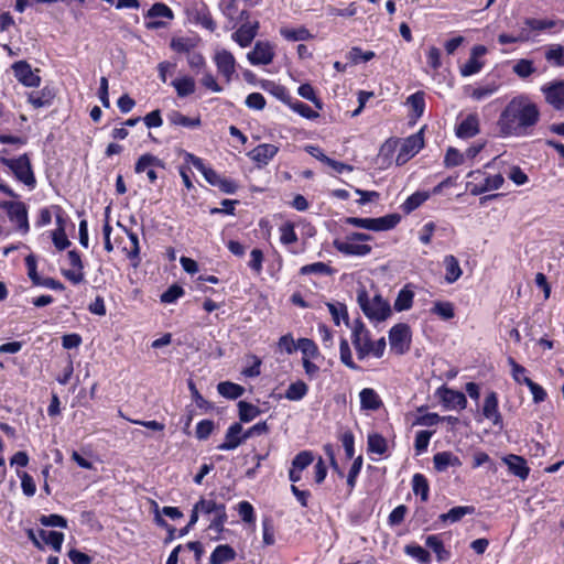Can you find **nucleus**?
Segmentation results:
<instances>
[{"mask_svg":"<svg viewBox=\"0 0 564 564\" xmlns=\"http://www.w3.org/2000/svg\"><path fill=\"white\" fill-rule=\"evenodd\" d=\"M397 143H400V145L395 163L397 165H403L424 147L423 129L403 140H398Z\"/></svg>","mask_w":564,"mask_h":564,"instance_id":"9d476101","label":"nucleus"},{"mask_svg":"<svg viewBox=\"0 0 564 564\" xmlns=\"http://www.w3.org/2000/svg\"><path fill=\"white\" fill-rule=\"evenodd\" d=\"M430 194L427 192H415L409 196L405 202L401 205V210L404 214H410L420 207L425 200H427Z\"/></svg>","mask_w":564,"mask_h":564,"instance_id":"49530a36","label":"nucleus"},{"mask_svg":"<svg viewBox=\"0 0 564 564\" xmlns=\"http://www.w3.org/2000/svg\"><path fill=\"white\" fill-rule=\"evenodd\" d=\"M346 224L369 229V230H388V215L381 216L379 218H359V217H348L346 218Z\"/></svg>","mask_w":564,"mask_h":564,"instance_id":"bb28decb","label":"nucleus"},{"mask_svg":"<svg viewBox=\"0 0 564 564\" xmlns=\"http://www.w3.org/2000/svg\"><path fill=\"white\" fill-rule=\"evenodd\" d=\"M412 343V332L408 324L399 323L390 328V350L404 355L409 351Z\"/></svg>","mask_w":564,"mask_h":564,"instance_id":"9b49d317","label":"nucleus"},{"mask_svg":"<svg viewBox=\"0 0 564 564\" xmlns=\"http://www.w3.org/2000/svg\"><path fill=\"white\" fill-rule=\"evenodd\" d=\"M443 265L445 268V281L448 284L456 282L463 274L462 268L457 258L453 254L444 257Z\"/></svg>","mask_w":564,"mask_h":564,"instance_id":"2f4dec72","label":"nucleus"},{"mask_svg":"<svg viewBox=\"0 0 564 564\" xmlns=\"http://www.w3.org/2000/svg\"><path fill=\"white\" fill-rule=\"evenodd\" d=\"M486 53L487 48L484 45L474 46L469 59L460 67L462 76L467 77L479 73L484 66L479 57L484 56Z\"/></svg>","mask_w":564,"mask_h":564,"instance_id":"b1692460","label":"nucleus"},{"mask_svg":"<svg viewBox=\"0 0 564 564\" xmlns=\"http://www.w3.org/2000/svg\"><path fill=\"white\" fill-rule=\"evenodd\" d=\"M467 178H469V181L466 187L474 196L499 189L505 183L502 174H488L480 170L470 171L467 174Z\"/></svg>","mask_w":564,"mask_h":564,"instance_id":"20e7f679","label":"nucleus"},{"mask_svg":"<svg viewBox=\"0 0 564 564\" xmlns=\"http://www.w3.org/2000/svg\"><path fill=\"white\" fill-rule=\"evenodd\" d=\"M545 100L556 110L564 108V82H555L541 88Z\"/></svg>","mask_w":564,"mask_h":564,"instance_id":"5701e85b","label":"nucleus"},{"mask_svg":"<svg viewBox=\"0 0 564 564\" xmlns=\"http://www.w3.org/2000/svg\"><path fill=\"white\" fill-rule=\"evenodd\" d=\"M281 35L288 41H307L313 37L312 33L305 26L297 29L282 28L280 30Z\"/></svg>","mask_w":564,"mask_h":564,"instance_id":"09e8293b","label":"nucleus"},{"mask_svg":"<svg viewBox=\"0 0 564 564\" xmlns=\"http://www.w3.org/2000/svg\"><path fill=\"white\" fill-rule=\"evenodd\" d=\"M540 119L538 106L527 96L512 98L500 113L498 126L503 135L529 134Z\"/></svg>","mask_w":564,"mask_h":564,"instance_id":"f257e3e1","label":"nucleus"},{"mask_svg":"<svg viewBox=\"0 0 564 564\" xmlns=\"http://www.w3.org/2000/svg\"><path fill=\"white\" fill-rule=\"evenodd\" d=\"M367 445L369 454L383 455L388 449L387 440L378 433H371L368 435Z\"/></svg>","mask_w":564,"mask_h":564,"instance_id":"c03bdc74","label":"nucleus"},{"mask_svg":"<svg viewBox=\"0 0 564 564\" xmlns=\"http://www.w3.org/2000/svg\"><path fill=\"white\" fill-rule=\"evenodd\" d=\"M56 97V91L54 87L44 86L41 90L31 91L28 94V101L34 108L48 107L53 104Z\"/></svg>","mask_w":564,"mask_h":564,"instance_id":"cd10ccee","label":"nucleus"},{"mask_svg":"<svg viewBox=\"0 0 564 564\" xmlns=\"http://www.w3.org/2000/svg\"><path fill=\"white\" fill-rule=\"evenodd\" d=\"M375 57V53L372 51H362L358 46H354L347 54V58L352 64L366 63Z\"/></svg>","mask_w":564,"mask_h":564,"instance_id":"0e129e2a","label":"nucleus"},{"mask_svg":"<svg viewBox=\"0 0 564 564\" xmlns=\"http://www.w3.org/2000/svg\"><path fill=\"white\" fill-rule=\"evenodd\" d=\"M351 328V341L359 359L369 356L372 350V339L369 330L360 318H356L349 326Z\"/></svg>","mask_w":564,"mask_h":564,"instance_id":"6e6552de","label":"nucleus"},{"mask_svg":"<svg viewBox=\"0 0 564 564\" xmlns=\"http://www.w3.org/2000/svg\"><path fill=\"white\" fill-rule=\"evenodd\" d=\"M308 393V386L303 380L292 382L285 390L284 398L289 401H300Z\"/></svg>","mask_w":564,"mask_h":564,"instance_id":"79ce46f5","label":"nucleus"},{"mask_svg":"<svg viewBox=\"0 0 564 564\" xmlns=\"http://www.w3.org/2000/svg\"><path fill=\"white\" fill-rule=\"evenodd\" d=\"M188 390L191 392V397L195 402L196 406L205 412L212 411L214 409V404L206 400L200 392L198 391L195 382L189 379L187 382Z\"/></svg>","mask_w":564,"mask_h":564,"instance_id":"603ef678","label":"nucleus"},{"mask_svg":"<svg viewBox=\"0 0 564 564\" xmlns=\"http://www.w3.org/2000/svg\"><path fill=\"white\" fill-rule=\"evenodd\" d=\"M123 229L131 242L130 249L127 250V258L131 261V265L137 268L141 262L139 237L135 232L129 230L128 228L123 227Z\"/></svg>","mask_w":564,"mask_h":564,"instance_id":"ea45409f","label":"nucleus"},{"mask_svg":"<svg viewBox=\"0 0 564 564\" xmlns=\"http://www.w3.org/2000/svg\"><path fill=\"white\" fill-rule=\"evenodd\" d=\"M14 77L25 87H39L41 77L35 74L26 61H18L12 65Z\"/></svg>","mask_w":564,"mask_h":564,"instance_id":"a211bd4d","label":"nucleus"},{"mask_svg":"<svg viewBox=\"0 0 564 564\" xmlns=\"http://www.w3.org/2000/svg\"><path fill=\"white\" fill-rule=\"evenodd\" d=\"M297 94L302 98L312 101L318 109L323 108V102L321 98L317 97L315 89L311 84L305 83L300 85L297 88Z\"/></svg>","mask_w":564,"mask_h":564,"instance_id":"774afa93","label":"nucleus"},{"mask_svg":"<svg viewBox=\"0 0 564 564\" xmlns=\"http://www.w3.org/2000/svg\"><path fill=\"white\" fill-rule=\"evenodd\" d=\"M288 106L296 113H299L301 117L308 119V120H315L319 117V113L315 110H313L307 104L301 101V100H292L290 99V104Z\"/></svg>","mask_w":564,"mask_h":564,"instance_id":"864d4df0","label":"nucleus"},{"mask_svg":"<svg viewBox=\"0 0 564 564\" xmlns=\"http://www.w3.org/2000/svg\"><path fill=\"white\" fill-rule=\"evenodd\" d=\"M412 490L415 496H420L422 501H427L430 486L423 474H415L412 478Z\"/></svg>","mask_w":564,"mask_h":564,"instance_id":"de8ad7c7","label":"nucleus"},{"mask_svg":"<svg viewBox=\"0 0 564 564\" xmlns=\"http://www.w3.org/2000/svg\"><path fill=\"white\" fill-rule=\"evenodd\" d=\"M172 86L175 88L176 94L180 98L187 97L195 93L196 85L195 80L189 76H183L172 82Z\"/></svg>","mask_w":564,"mask_h":564,"instance_id":"a19ab883","label":"nucleus"},{"mask_svg":"<svg viewBox=\"0 0 564 564\" xmlns=\"http://www.w3.org/2000/svg\"><path fill=\"white\" fill-rule=\"evenodd\" d=\"M195 507H198L199 512L204 514H214L208 529L216 531L218 534L225 530V524L228 520L225 503H218L214 499H206L202 496L195 503Z\"/></svg>","mask_w":564,"mask_h":564,"instance_id":"423d86ee","label":"nucleus"},{"mask_svg":"<svg viewBox=\"0 0 564 564\" xmlns=\"http://www.w3.org/2000/svg\"><path fill=\"white\" fill-rule=\"evenodd\" d=\"M0 164L6 167V173L13 176V178L23 184L28 189L33 191L37 181L31 163L29 153H23L17 158H9L7 149L0 150Z\"/></svg>","mask_w":564,"mask_h":564,"instance_id":"f03ea898","label":"nucleus"},{"mask_svg":"<svg viewBox=\"0 0 564 564\" xmlns=\"http://www.w3.org/2000/svg\"><path fill=\"white\" fill-rule=\"evenodd\" d=\"M218 393L229 400H236L245 393V388L231 381H223L217 384Z\"/></svg>","mask_w":564,"mask_h":564,"instance_id":"e433bc0d","label":"nucleus"},{"mask_svg":"<svg viewBox=\"0 0 564 564\" xmlns=\"http://www.w3.org/2000/svg\"><path fill=\"white\" fill-rule=\"evenodd\" d=\"M499 88V85L495 82L481 85L473 89L470 97L474 100L481 101L492 96Z\"/></svg>","mask_w":564,"mask_h":564,"instance_id":"13d9d810","label":"nucleus"},{"mask_svg":"<svg viewBox=\"0 0 564 564\" xmlns=\"http://www.w3.org/2000/svg\"><path fill=\"white\" fill-rule=\"evenodd\" d=\"M479 119L476 113H469L456 127V135L460 139H469L478 134Z\"/></svg>","mask_w":564,"mask_h":564,"instance_id":"c85d7f7f","label":"nucleus"},{"mask_svg":"<svg viewBox=\"0 0 564 564\" xmlns=\"http://www.w3.org/2000/svg\"><path fill=\"white\" fill-rule=\"evenodd\" d=\"M173 19L174 12L167 4L155 2L144 14V24L148 30H158L166 28Z\"/></svg>","mask_w":564,"mask_h":564,"instance_id":"1a4fd4ad","label":"nucleus"},{"mask_svg":"<svg viewBox=\"0 0 564 564\" xmlns=\"http://www.w3.org/2000/svg\"><path fill=\"white\" fill-rule=\"evenodd\" d=\"M237 405L239 423H249L261 414V410L257 405L247 401L241 400Z\"/></svg>","mask_w":564,"mask_h":564,"instance_id":"58836bf2","label":"nucleus"},{"mask_svg":"<svg viewBox=\"0 0 564 564\" xmlns=\"http://www.w3.org/2000/svg\"><path fill=\"white\" fill-rule=\"evenodd\" d=\"M214 62L218 73L227 83H230L236 74V59L232 53L227 50L218 51L214 56Z\"/></svg>","mask_w":564,"mask_h":564,"instance_id":"f3484780","label":"nucleus"},{"mask_svg":"<svg viewBox=\"0 0 564 564\" xmlns=\"http://www.w3.org/2000/svg\"><path fill=\"white\" fill-rule=\"evenodd\" d=\"M368 236L360 232H354L346 241H339L335 240L334 246L335 248L348 256H365L370 252L371 248L368 245L364 243H357L356 241H364L367 240Z\"/></svg>","mask_w":564,"mask_h":564,"instance_id":"ddd939ff","label":"nucleus"},{"mask_svg":"<svg viewBox=\"0 0 564 564\" xmlns=\"http://www.w3.org/2000/svg\"><path fill=\"white\" fill-rule=\"evenodd\" d=\"M260 86L263 90L271 94L285 105L290 104V99L292 97L290 96L289 89L284 85L278 84L273 80L264 79L260 83Z\"/></svg>","mask_w":564,"mask_h":564,"instance_id":"473e14b6","label":"nucleus"},{"mask_svg":"<svg viewBox=\"0 0 564 564\" xmlns=\"http://www.w3.org/2000/svg\"><path fill=\"white\" fill-rule=\"evenodd\" d=\"M425 545L435 553L438 562H445L451 558V552L445 549L443 541L438 535H429L425 540Z\"/></svg>","mask_w":564,"mask_h":564,"instance_id":"c9c22d12","label":"nucleus"},{"mask_svg":"<svg viewBox=\"0 0 564 564\" xmlns=\"http://www.w3.org/2000/svg\"><path fill=\"white\" fill-rule=\"evenodd\" d=\"M475 508L473 506H457L452 508L448 512L440 516V521L443 523H455L460 521L465 516L473 514Z\"/></svg>","mask_w":564,"mask_h":564,"instance_id":"f704fd0d","label":"nucleus"},{"mask_svg":"<svg viewBox=\"0 0 564 564\" xmlns=\"http://www.w3.org/2000/svg\"><path fill=\"white\" fill-rule=\"evenodd\" d=\"M297 349L302 351V358L316 359L319 357V349L313 339L300 338L297 340Z\"/></svg>","mask_w":564,"mask_h":564,"instance_id":"5fc2aeb1","label":"nucleus"},{"mask_svg":"<svg viewBox=\"0 0 564 564\" xmlns=\"http://www.w3.org/2000/svg\"><path fill=\"white\" fill-rule=\"evenodd\" d=\"M463 465L460 458L451 451L437 452L433 456V467L437 473H445L448 468Z\"/></svg>","mask_w":564,"mask_h":564,"instance_id":"393cba45","label":"nucleus"},{"mask_svg":"<svg viewBox=\"0 0 564 564\" xmlns=\"http://www.w3.org/2000/svg\"><path fill=\"white\" fill-rule=\"evenodd\" d=\"M482 415L489 420L494 426L502 427L503 419L499 411L498 394L495 391L487 393L482 404Z\"/></svg>","mask_w":564,"mask_h":564,"instance_id":"6ab92c4d","label":"nucleus"},{"mask_svg":"<svg viewBox=\"0 0 564 564\" xmlns=\"http://www.w3.org/2000/svg\"><path fill=\"white\" fill-rule=\"evenodd\" d=\"M237 553L229 544L217 545L209 556V564H226L232 562Z\"/></svg>","mask_w":564,"mask_h":564,"instance_id":"c756f323","label":"nucleus"},{"mask_svg":"<svg viewBox=\"0 0 564 564\" xmlns=\"http://www.w3.org/2000/svg\"><path fill=\"white\" fill-rule=\"evenodd\" d=\"M280 231V241L282 245L289 246L295 243L299 238L294 229V224L291 221H285L279 228Z\"/></svg>","mask_w":564,"mask_h":564,"instance_id":"bf43d9fd","label":"nucleus"},{"mask_svg":"<svg viewBox=\"0 0 564 564\" xmlns=\"http://www.w3.org/2000/svg\"><path fill=\"white\" fill-rule=\"evenodd\" d=\"M406 105L411 108L416 117H421L425 109L424 93L416 91L408 97Z\"/></svg>","mask_w":564,"mask_h":564,"instance_id":"680f3d73","label":"nucleus"},{"mask_svg":"<svg viewBox=\"0 0 564 564\" xmlns=\"http://www.w3.org/2000/svg\"><path fill=\"white\" fill-rule=\"evenodd\" d=\"M279 153V147L272 143H260L248 152L249 159L262 169Z\"/></svg>","mask_w":564,"mask_h":564,"instance_id":"2eb2a0df","label":"nucleus"},{"mask_svg":"<svg viewBox=\"0 0 564 564\" xmlns=\"http://www.w3.org/2000/svg\"><path fill=\"white\" fill-rule=\"evenodd\" d=\"M260 28L259 21L243 22L232 33V40L241 47H248L258 34Z\"/></svg>","mask_w":564,"mask_h":564,"instance_id":"4be33fe9","label":"nucleus"},{"mask_svg":"<svg viewBox=\"0 0 564 564\" xmlns=\"http://www.w3.org/2000/svg\"><path fill=\"white\" fill-rule=\"evenodd\" d=\"M545 58L555 66H564V47L560 44L551 45L545 52Z\"/></svg>","mask_w":564,"mask_h":564,"instance_id":"69168bd1","label":"nucleus"},{"mask_svg":"<svg viewBox=\"0 0 564 564\" xmlns=\"http://www.w3.org/2000/svg\"><path fill=\"white\" fill-rule=\"evenodd\" d=\"M37 534L44 541V543L50 545L55 552H61L65 539L63 532L46 531L44 529H40Z\"/></svg>","mask_w":564,"mask_h":564,"instance_id":"4c0bfd02","label":"nucleus"},{"mask_svg":"<svg viewBox=\"0 0 564 564\" xmlns=\"http://www.w3.org/2000/svg\"><path fill=\"white\" fill-rule=\"evenodd\" d=\"M184 159L186 163L192 164L203 174L205 181L209 185L218 187L221 193L232 195L238 191L239 185L235 180L221 176L213 167L207 166L202 158L196 156L193 153L185 152Z\"/></svg>","mask_w":564,"mask_h":564,"instance_id":"7ed1b4c3","label":"nucleus"},{"mask_svg":"<svg viewBox=\"0 0 564 564\" xmlns=\"http://www.w3.org/2000/svg\"><path fill=\"white\" fill-rule=\"evenodd\" d=\"M184 294V289L181 285L174 283L161 294L160 300L162 303L172 304L175 303Z\"/></svg>","mask_w":564,"mask_h":564,"instance_id":"e2e57ef3","label":"nucleus"},{"mask_svg":"<svg viewBox=\"0 0 564 564\" xmlns=\"http://www.w3.org/2000/svg\"><path fill=\"white\" fill-rule=\"evenodd\" d=\"M436 394L447 409H459L464 410L467 406V399L460 391L449 389L442 386L437 389Z\"/></svg>","mask_w":564,"mask_h":564,"instance_id":"412c9836","label":"nucleus"},{"mask_svg":"<svg viewBox=\"0 0 564 564\" xmlns=\"http://www.w3.org/2000/svg\"><path fill=\"white\" fill-rule=\"evenodd\" d=\"M314 462V455L311 451H302L295 455L292 460V468L297 471H303Z\"/></svg>","mask_w":564,"mask_h":564,"instance_id":"052dcab7","label":"nucleus"},{"mask_svg":"<svg viewBox=\"0 0 564 564\" xmlns=\"http://www.w3.org/2000/svg\"><path fill=\"white\" fill-rule=\"evenodd\" d=\"M404 551L412 558L416 560L421 564H430L431 555L430 553L419 544H409L405 545Z\"/></svg>","mask_w":564,"mask_h":564,"instance_id":"6e6d98bb","label":"nucleus"},{"mask_svg":"<svg viewBox=\"0 0 564 564\" xmlns=\"http://www.w3.org/2000/svg\"><path fill=\"white\" fill-rule=\"evenodd\" d=\"M357 302L367 317L376 321L388 318V302L381 295L376 294L370 300L367 290L361 288L357 293Z\"/></svg>","mask_w":564,"mask_h":564,"instance_id":"39448f33","label":"nucleus"},{"mask_svg":"<svg viewBox=\"0 0 564 564\" xmlns=\"http://www.w3.org/2000/svg\"><path fill=\"white\" fill-rule=\"evenodd\" d=\"M169 119H170V122L174 126H182V127L192 128V129L199 128L202 126V120H200L199 116H197L195 118H191V117L183 115L180 111H173L169 116Z\"/></svg>","mask_w":564,"mask_h":564,"instance_id":"37998d69","label":"nucleus"},{"mask_svg":"<svg viewBox=\"0 0 564 564\" xmlns=\"http://www.w3.org/2000/svg\"><path fill=\"white\" fill-rule=\"evenodd\" d=\"M156 167L165 169L164 161L152 153H144L137 160L134 164V172L137 174L145 172L149 183L155 184L158 181Z\"/></svg>","mask_w":564,"mask_h":564,"instance_id":"f8f14e48","label":"nucleus"},{"mask_svg":"<svg viewBox=\"0 0 564 564\" xmlns=\"http://www.w3.org/2000/svg\"><path fill=\"white\" fill-rule=\"evenodd\" d=\"M194 21L209 32H214L217 29V23L205 3L195 10Z\"/></svg>","mask_w":564,"mask_h":564,"instance_id":"72a5a7b5","label":"nucleus"},{"mask_svg":"<svg viewBox=\"0 0 564 564\" xmlns=\"http://www.w3.org/2000/svg\"><path fill=\"white\" fill-rule=\"evenodd\" d=\"M67 259L69 265L73 268L70 270H62V274L65 279H67L74 285L79 284L85 279L84 272V262L82 259V254L78 250L73 249L67 252Z\"/></svg>","mask_w":564,"mask_h":564,"instance_id":"4468645a","label":"nucleus"},{"mask_svg":"<svg viewBox=\"0 0 564 564\" xmlns=\"http://www.w3.org/2000/svg\"><path fill=\"white\" fill-rule=\"evenodd\" d=\"M334 269L324 263V262H314L310 264H305L301 267L300 274L301 275H308V274H316V275H332L334 273Z\"/></svg>","mask_w":564,"mask_h":564,"instance_id":"8fccbe9b","label":"nucleus"},{"mask_svg":"<svg viewBox=\"0 0 564 564\" xmlns=\"http://www.w3.org/2000/svg\"><path fill=\"white\" fill-rule=\"evenodd\" d=\"M512 69H513V73L522 79L528 78L529 76H531L532 74H534L536 72V68H535L533 62L531 59H527V58H521V59L517 61L516 64L513 65Z\"/></svg>","mask_w":564,"mask_h":564,"instance_id":"4d7b16f0","label":"nucleus"},{"mask_svg":"<svg viewBox=\"0 0 564 564\" xmlns=\"http://www.w3.org/2000/svg\"><path fill=\"white\" fill-rule=\"evenodd\" d=\"M215 422L209 419L199 421L196 425L195 436L199 441L207 440L215 431Z\"/></svg>","mask_w":564,"mask_h":564,"instance_id":"338daca9","label":"nucleus"},{"mask_svg":"<svg viewBox=\"0 0 564 564\" xmlns=\"http://www.w3.org/2000/svg\"><path fill=\"white\" fill-rule=\"evenodd\" d=\"M328 311L333 317L334 323L338 326L340 324V321L343 319L344 323L349 327V316L347 312V306L343 303H327Z\"/></svg>","mask_w":564,"mask_h":564,"instance_id":"3c124183","label":"nucleus"},{"mask_svg":"<svg viewBox=\"0 0 564 564\" xmlns=\"http://www.w3.org/2000/svg\"><path fill=\"white\" fill-rule=\"evenodd\" d=\"M502 462L508 466L509 473L521 480H525L529 477L530 468L522 456L509 454L502 457Z\"/></svg>","mask_w":564,"mask_h":564,"instance_id":"a878e982","label":"nucleus"},{"mask_svg":"<svg viewBox=\"0 0 564 564\" xmlns=\"http://www.w3.org/2000/svg\"><path fill=\"white\" fill-rule=\"evenodd\" d=\"M274 50L270 42L258 41L252 51L247 54V58L252 65H268L274 58Z\"/></svg>","mask_w":564,"mask_h":564,"instance_id":"dca6fc26","label":"nucleus"},{"mask_svg":"<svg viewBox=\"0 0 564 564\" xmlns=\"http://www.w3.org/2000/svg\"><path fill=\"white\" fill-rule=\"evenodd\" d=\"M361 410L377 411L383 406L379 394L371 388H365L359 393Z\"/></svg>","mask_w":564,"mask_h":564,"instance_id":"7c9ffc66","label":"nucleus"},{"mask_svg":"<svg viewBox=\"0 0 564 564\" xmlns=\"http://www.w3.org/2000/svg\"><path fill=\"white\" fill-rule=\"evenodd\" d=\"M0 209L7 213L9 220L18 231L25 235L30 231L28 206L22 200H0Z\"/></svg>","mask_w":564,"mask_h":564,"instance_id":"0eeeda50","label":"nucleus"},{"mask_svg":"<svg viewBox=\"0 0 564 564\" xmlns=\"http://www.w3.org/2000/svg\"><path fill=\"white\" fill-rule=\"evenodd\" d=\"M414 292L406 285L398 294L393 307L397 312L410 310L413 303Z\"/></svg>","mask_w":564,"mask_h":564,"instance_id":"a18cd8bd","label":"nucleus"},{"mask_svg":"<svg viewBox=\"0 0 564 564\" xmlns=\"http://www.w3.org/2000/svg\"><path fill=\"white\" fill-rule=\"evenodd\" d=\"M246 442L242 424L235 422L226 431L225 440L217 445L219 451H232Z\"/></svg>","mask_w":564,"mask_h":564,"instance_id":"aec40b11","label":"nucleus"}]
</instances>
